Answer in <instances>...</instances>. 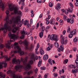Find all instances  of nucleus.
Instances as JSON below:
<instances>
[{
    "label": "nucleus",
    "mask_w": 78,
    "mask_h": 78,
    "mask_svg": "<svg viewBox=\"0 0 78 78\" xmlns=\"http://www.w3.org/2000/svg\"><path fill=\"white\" fill-rule=\"evenodd\" d=\"M75 62L76 64V67L77 68H78V58H77L75 61Z\"/></svg>",
    "instance_id": "c85d7f7f"
},
{
    "label": "nucleus",
    "mask_w": 78,
    "mask_h": 78,
    "mask_svg": "<svg viewBox=\"0 0 78 78\" xmlns=\"http://www.w3.org/2000/svg\"><path fill=\"white\" fill-rule=\"evenodd\" d=\"M70 31V28L69 27L67 29V33H69Z\"/></svg>",
    "instance_id": "de8ad7c7"
},
{
    "label": "nucleus",
    "mask_w": 78,
    "mask_h": 78,
    "mask_svg": "<svg viewBox=\"0 0 78 78\" xmlns=\"http://www.w3.org/2000/svg\"><path fill=\"white\" fill-rule=\"evenodd\" d=\"M66 30H64L63 31V33H62L63 34V35H64L66 34Z\"/></svg>",
    "instance_id": "052dcab7"
},
{
    "label": "nucleus",
    "mask_w": 78,
    "mask_h": 78,
    "mask_svg": "<svg viewBox=\"0 0 78 78\" xmlns=\"http://www.w3.org/2000/svg\"><path fill=\"white\" fill-rule=\"evenodd\" d=\"M53 75H54V76H55V77H57V76H58V74H57L56 73H54Z\"/></svg>",
    "instance_id": "a19ab883"
},
{
    "label": "nucleus",
    "mask_w": 78,
    "mask_h": 78,
    "mask_svg": "<svg viewBox=\"0 0 78 78\" xmlns=\"http://www.w3.org/2000/svg\"><path fill=\"white\" fill-rule=\"evenodd\" d=\"M69 5H70V6L71 8H73V4H72V3H70L69 4Z\"/></svg>",
    "instance_id": "49530a36"
},
{
    "label": "nucleus",
    "mask_w": 78,
    "mask_h": 78,
    "mask_svg": "<svg viewBox=\"0 0 78 78\" xmlns=\"http://www.w3.org/2000/svg\"><path fill=\"white\" fill-rule=\"evenodd\" d=\"M24 59V61L23 62V64L24 65H26V69H31L30 65L31 64H33V61L32 60L28 62V64H27V59L26 58L24 59L23 58H21V62H23Z\"/></svg>",
    "instance_id": "39448f33"
},
{
    "label": "nucleus",
    "mask_w": 78,
    "mask_h": 78,
    "mask_svg": "<svg viewBox=\"0 0 78 78\" xmlns=\"http://www.w3.org/2000/svg\"><path fill=\"white\" fill-rule=\"evenodd\" d=\"M23 42H24V41L23 42L22 41V40H21L20 41H19V44H23V43H23Z\"/></svg>",
    "instance_id": "603ef678"
},
{
    "label": "nucleus",
    "mask_w": 78,
    "mask_h": 78,
    "mask_svg": "<svg viewBox=\"0 0 78 78\" xmlns=\"http://www.w3.org/2000/svg\"><path fill=\"white\" fill-rule=\"evenodd\" d=\"M50 34L48 35V38H47L48 41H49V40L50 39L49 38L50 37Z\"/></svg>",
    "instance_id": "bf43d9fd"
},
{
    "label": "nucleus",
    "mask_w": 78,
    "mask_h": 78,
    "mask_svg": "<svg viewBox=\"0 0 78 78\" xmlns=\"http://www.w3.org/2000/svg\"><path fill=\"white\" fill-rule=\"evenodd\" d=\"M15 5H13L12 4H10L9 5V9L10 11H12L14 10V13L15 14H19L21 15L22 12L20 11H18L19 9L17 7H15Z\"/></svg>",
    "instance_id": "20e7f679"
},
{
    "label": "nucleus",
    "mask_w": 78,
    "mask_h": 78,
    "mask_svg": "<svg viewBox=\"0 0 78 78\" xmlns=\"http://www.w3.org/2000/svg\"><path fill=\"white\" fill-rule=\"evenodd\" d=\"M33 48H34V46H32L30 48V50H33Z\"/></svg>",
    "instance_id": "680f3d73"
},
{
    "label": "nucleus",
    "mask_w": 78,
    "mask_h": 78,
    "mask_svg": "<svg viewBox=\"0 0 78 78\" xmlns=\"http://www.w3.org/2000/svg\"><path fill=\"white\" fill-rule=\"evenodd\" d=\"M18 27H15V28L13 29L12 30V32L13 33H15L17 31V30H18Z\"/></svg>",
    "instance_id": "a211bd4d"
},
{
    "label": "nucleus",
    "mask_w": 78,
    "mask_h": 78,
    "mask_svg": "<svg viewBox=\"0 0 78 78\" xmlns=\"http://www.w3.org/2000/svg\"><path fill=\"white\" fill-rule=\"evenodd\" d=\"M28 55L29 56H30V55H31L32 58H34V54H33L30 53Z\"/></svg>",
    "instance_id": "09e8293b"
},
{
    "label": "nucleus",
    "mask_w": 78,
    "mask_h": 78,
    "mask_svg": "<svg viewBox=\"0 0 78 78\" xmlns=\"http://www.w3.org/2000/svg\"><path fill=\"white\" fill-rule=\"evenodd\" d=\"M72 37H73V34H72L71 33H70V34H69V38H72Z\"/></svg>",
    "instance_id": "e433bc0d"
},
{
    "label": "nucleus",
    "mask_w": 78,
    "mask_h": 78,
    "mask_svg": "<svg viewBox=\"0 0 78 78\" xmlns=\"http://www.w3.org/2000/svg\"><path fill=\"white\" fill-rule=\"evenodd\" d=\"M73 41L74 42H78V38L77 37H75L74 38L73 40Z\"/></svg>",
    "instance_id": "cd10ccee"
},
{
    "label": "nucleus",
    "mask_w": 78,
    "mask_h": 78,
    "mask_svg": "<svg viewBox=\"0 0 78 78\" xmlns=\"http://www.w3.org/2000/svg\"><path fill=\"white\" fill-rule=\"evenodd\" d=\"M48 58V56L47 55H46L44 56L43 59H44V60H47Z\"/></svg>",
    "instance_id": "5701e85b"
},
{
    "label": "nucleus",
    "mask_w": 78,
    "mask_h": 78,
    "mask_svg": "<svg viewBox=\"0 0 78 78\" xmlns=\"http://www.w3.org/2000/svg\"><path fill=\"white\" fill-rule=\"evenodd\" d=\"M4 47V45L2 44H0V48H3Z\"/></svg>",
    "instance_id": "5fc2aeb1"
},
{
    "label": "nucleus",
    "mask_w": 78,
    "mask_h": 78,
    "mask_svg": "<svg viewBox=\"0 0 78 78\" xmlns=\"http://www.w3.org/2000/svg\"><path fill=\"white\" fill-rule=\"evenodd\" d=\"M39 23H38L37 25H36V29H37V28H39Z\"/></svg>",
    "instance_id": "ea45409f"
},
{
    "label": "nucleus",
    "mask_w": 78,
    "mask_h": 78,
    "mask_svg": "<svg viewBox=\"0 0 78 78\" xmlns=\"http://www.w3.org/2000/svg\"><path fill=\"white\" fill-rule=\"evenodd\" d=\"M2 0H0V8H2V10H3L5 9V5L3 4H2Z\"/></svg>",
    "instance_id": "2eb2a0df"
},
{
    "label": "nucleus",
    "mask_w": 78,
    "mask_h": 78,
    "mask_svg": "<svg viewBox=\"0 0 78 78\" xmlns=\"http://www.w3.org/2000/svg\"><path fill=\"white\" fill-rule=\"evenodd\" d=\"M59 22H60V23H60V25H62V23H63V20H59Z\"/></svg>",
    "instance_id": "8fccbe9b"
},
{
    "label": "nucleus",
    "mask_w": 78,
    "mask_h": 78,
    "mask_svg": "<svg viewBox=\"0 0 78 78\" xmlns=\"http://www.w3.org/2000/svg\"><path fill=\"white\" fill-rule=\"evenodd\" d=\"M5 13L7 16H8V15H9V11L8 10H7L6 11Z\"/></svg>",
    "instance_id": "a18cd8bd"
},
{
    "label": "nucleus",
    "mask_w": 78,
    "mask_h": 78,
    "mask_svg": "<svg viewBox=\"0 0 78 78\" xmlns=\"http://www.w3.org/2000/svg\"><path fill=\"white\" fill-rule=\"evenodd\" d=\"M73 11V9H70V8L68 9V11H69V12H72Z\"/></svg>",
    "instance_id": "4c0bfd02"
},
{
    "label": "nucleus",
    "mask_w": 78,
    "mask_h": 78,
    "mask_svg": "<svg viewBox=\"0 0 78 78\" xmlns=\"http://www.w3.org/2000/svg\"><path fill=\"white\" fill-rule=\"evenodd\" d=\"M47 77H48L47 76V74H45L44 76V78H47Z\"/></svg>",
    "instance_id": "338daca9"
},
{
    "label": "nucleus",
    "mask_w": 78,
    "mask_h": 78,
    "mask_svg": "<svg viewBox=\"0 0 78 78\" xmlns=\"http://www.w3.org/2000/svg\"><path fill=\"white\" fill-rule=\"evenodd\" d=\"M48 62H49V64H51V65H52L53 63V61L51 59H49L48 61Z\"/></svg>",
    "instance_id": "2f4dec72"
},
{
    "label": "nucleus",
    "mask_w": 78,
    "mask_h": 78,
    "mask_svg": "<svg viewBox=\"0 0 78 78\" xmlns=\"http://www.w3.org/2000/svg\"><path fill=\"white\" fill-rule=\"evenodd\" d=\"M41 69L42 70H45V67H42L41 68Z\"/></svg>",
    "instance_id": "79ce46f5"
},
{
    "label": "nucleus",
    "mask_w": 78,
    "mask_h": 78,
    "mask_svg": "<svg viewBox=\"0 0 78 78\" xmlns=\"http://www.w3.org/2000/svg\"><path fill=\"white\" fill-rule=\"evenodd\" d=\"M14 45L15 47L14 48V49H17V50H19V49L20 48V47L18 46L19 44L17 42H15L14 43Z\"/></svg>",
    "instance_id": "ddd939ff"
},
{
    "label": "nucleus",
    "mask_w": 78,
    "mask_h": 78,
    "mask_svg": "<svg viewBox=\"0 0 78 78\" xmlns=\"http://www.w3.org/2000/svg\"><path fill=\"white\" fill-rule=\"evenodd\" d=\"M54 45L55 47L57 48H58L59 47V44H58V42H56L54 43Z\"/></svg>",
    "instance_id": "bb28decb"
},
{
    "label": "nucleus",
    "mask_w": 78,
    "mask_h": 78,
    "mask_svg": "<svg viewBox=\"0 0 78 78\" xmlns=\"http://www.w3.org/2000/svg\"><path fill=\"white\" fill-rule=\"evenodd\" d=\"M33 73V71L30 70V71L27 73V74L28 75H30V74H31Z\"/></svg>",
    "instance_id": "58836bf2"
},
{
    "label": "nucleus",
    "mask_w": 78,
    "mask_h": 78,
    "mask_svg": "<svg viewBox=\"0 0 78 78\" xmlns=\"http://www.w3.org/2000/svg\"><path fill=\"white\" fill-rule=\"evenodd\" d=\"M61 38L62 40V41L61 42V43L62 45H64L67 44V40L65 39L64 41V37L63 36L62 34L61 35Z\"/></svg>",
    "instance_id": "1a4fd4ad"
},
{
    "label": "nucleus",
    "mask_w": 78,
    "mask_h": 78,
    "mask_svg": "<svg viewBox=\"0 0 78 78\" xmlns=\"http://www.w3.org/2000/svg\"><path fill=\"white\" fill-rule=\"evenodd\" d=\"M40 51L41 55H44V51L43 50L41 49Z\"/></svg>",
    "instance_id": "a878e982"
},
{
    "label": "nucleus",
    "mask_w": 78,
    "mask_h": 78,
    "mask_svg": "<svg viewBox=\"0 0 78 78\" xmlns=\"http://www.w3.org/2000/svg\"><path fill=\"white\" fill-rule=\"evenodd\" d=\"M47 50L48 51H49V50H51V48H50V47L49 46H48V48H47Z\"/></svg>",
    "instance_id": "864d4df0"
},
{
    "label": "nucleus",
    "mask_w": 78,
    "mask_h": 78,
    "mask_svg": "<svg viewBox=\"0 0 78 78\" xmlns=\"http://www.w3.org/2000/svg\"><path fill=\"white\" fill-rule=\"evenodd\" d=\"M41 63H42V60L41 59H40L39 61L37 64L38 67H40V66H41Z\"/></svg>",
    "instance_id": "412c9836"
},
{
    "label": "nucleus",
    "mask_w": 78,
    "mask_h": 78,
    "mask_svg": "<svg viewBox=\"0 0 78 78\" xmlns=\"http://www.w3.org/2000/svg\"><path fill=\"white\" fill-rule=\"evenodd\" d=\"M18 51L15 50L14 51H12L10 53V55L12 56H14V53H19L20 56H22L24 54V51H21V48H20L17 50Z\"/></svg>",
    "instance_id": "0eeeda50"
},
{
    "label": "nucleus",
    "mask_w": 78,
    "mask_h": 78,
    "mask_svg": "<svg viewBox=\"0 0 78 78\" xmlns=\"http://www.w3.org/2000/svg\"><path fill=\"white\" fill-rule=\"evenodd\" d=\"M69 67L70 68H73V69H75L76 68V67L74 65H71L69 66Z\"/></svg>",
    "instance_id": "f704fd0d"
},
{
    "label": "nucleus",
    "mask_w": 78,
    "mask_h": 78,
    "mask_svg": "<svg viewBox=\"0 0 78 78\" xmlns=\"http://www.w3.org/2000/svg\"><path fill=\"white\" fill-rule=\"evenodd\" d=\"M35 28V26H33L32 27V30H34Z\"/></svg>",
    "instance_id": "0e129e2a"
},
{
    "label": "nucleus",
    "mask_w": 78,
    "mask_h": 78,
    "mask_svg": "<svg viewBox=\"0 0 78 78\" xmlns=\"http://www.w3.org/2000/svg\"><path fill=\"white\" fill-rule=\"evenodd\" d=\"M55 19L53 18L50 20L49 23L51 25H52L55 22Z\"/></svg>",
    "instance_id": "aec40b11"
},
{
    "label": "nucleus",
    "mask_w": 78,
    "mask_h": 78,
    "mask_svg": "<svg viewBox=\"0 0 78 78\" xmlns=\"http://www.w3.org/2000/svg\"><path fill=\"white\" fill-rule=\"evenodd\" d=\"M38 71V69L37 68H36L35 70V73L37 74V71Z\"/></svg>",
    "instance_id": "3c124183"
},
{
    "label": "nucleus",
    "mask_w": 78,
    "mask_h": 78,
    "mask_svg": "<svg viewBox=\"0 0 78 78\" xmlns=\"http://www.w3.org/2000/svg\"><path fill=\"white\" fill-rule=\"evenodd\" d=\"M60 48L61 49V51H63V50H64V46L62 45H61L60 46Z\"/></svg>",
    "instance_id": "473e14b6"
},
{
    "label": "nucleus",
    "mask_w": 78,
    "mask_h": 78,
    "mask_svg": "<svg viewBox=\"0 0 78 78\" xmlns=\"http://www.w3.org/2000/svg\"><path fill=\"white\" fill-rule=\"evenodd\" d=\"M70 33L73 35H75L76 33V30L75 29L70 32Z\"/></svg>",
    "instance_id": "f3484780"
},
{
    "label": "nucleus",
    "mask_w": 78,
    "mask_h": 78,
    "mask_svg": "<svg viewBox=\"0 0 78 78\" xmlns=\"http://www.w3.org/2000/svg\"><path fill=\"white\" fill-rule=\"evenodd\" d=\"M39 43L37 44V47H36L35 51H37L38 50V48H39Z\"/></svg>",
    "instance_id": "c756f323"
},
{
    "label": "nucleus",
    "mask_w": 78,
    "mask_h": 78,
    "mask_svg": "<svg viewBox=\"0 0 78 78\" xmlns=\"http://www.w3.org/2000/svg\"><path fill=\"white\" fill-rule=\"evenodd\" d=\"M0 76H1L0 78H5V76H3L2 73H0Z\"/></svg>",
    "instance_id": "7c9ffc66"
},
{
    "label": "nucleus",
    "mask_w": 78,
    "mask_h": 78,
    "mask_svg": "<svg viewBox=\"0 0 78 78\" xmlns=\"http://www.w3.org/2000/svg\"><path fill=\"white\" fill-rule=\"evenodd\" d=\"M66 78V76L63 75L62 76H61V78Z\"/></svg>",
    "instance_id": "69168bd1"
},
{
    "label": "nucleus",
    "mask_w": 78,
    "mask_h": 78,
    "mask_svg": "<svg viewBox=\"0 0 78 78\" xmlns=\"http://www.w3.org/2000/svg\"><path fill=\"white\" fill-rule=\"evenodd\" d=\"M30 24H33V19H30Z\"/></svg>",
    "instance_id": "6e6d98bb"
},
{
    "label": "nucleus",
    "mask_w": 78,
    "mask_h": 78,
    "mask_svg": "<svg viewBox=\"0 0 78 78\" xmlns=\"http://www.w3.org/2000/svg\"><path fill=\"white\" fill-rule=\"evenodd\" d=\"M49 39H50L51 41H58L57 35L55 34L51 35Z\"/></svg>",
    "instance_id": "9d476101"
},
{
    "label": "nucleus",
    "mask_w": 78,
    "mask_h": 78,
    "mask_svg": "<svg viewBox=\"0 0 78 78\" xmlns=\"http://www.w3.org/2000/svg\"><path fill=\"white\" fill-rule=\"evenodd\" d=\"M74 22V20L73 18L71 17L70 18L69 22L70 23H73Z\"/></svg>",
    "instance_id": "b1692460"
},
{
    "label": "nucleus",
    "mask_w": 78,
    "mask_h": 78,
    "mask_svg": "<svg viewBox=\"0 0 78 78\" xmlns=\"http://www.w3.org/2000/svg\"><path fill=\"white\" fill-rule=\"evenodd\" d=\"M20 20H20L19 16H18L15 18L12 17V20H10L9 17L7 16L5 18V21L7 23L5 24L4 26V27L0 29V30H2L3 33H6L7 30L11 31L12 30V27H11V26H9L8 23L10 24H12V21H14V23L17 24V25H19L20 23L19 27H21L22 25V23H23L24 20H22L21 22H20Z\"/></svg>",
    "instance_id": "f257e3e1"
},
{
    "label": "nucleus",
    "mask_w": 78,
    "mask_h": 78,
    "mask_svg": "<svg viewBox=\"0 0 78 78\" xmlns=\"http://www.w3.org/2000/svg\"><path fill=\"white\" fill-rule=\"evenodd\" d=\"M9 37H11V38L10 39V41H8V43L5 44V47L7 48L9 50L11 49V47H10V44H11V42H14L15 41V39H17V36L14 34H11V32H10L8 34Z\"/></svg>",
    "instance_id": "7ed1b4c3"
},
{
    "label": "nucleus",
    "mask_w": 78,
    "mask_h": 78,
    "mask_svg": "<svg viewBox=\"0 0 78 78\" xmlns=\"http://www.w3.org/2000/svg\"><path fill=\"white\" fill-rule=\"evenodd\" d=\"M75 5L76 6H78V3L77 2H76V3H75Z\"/></svg>",
    "instance_id": "e2e57ef3"
},
{
    "label": "nucleus",
    "mask_w": 78,
    "mask_h": 78,
    "mask_svg": "<svg viewBox=\"0 0 78 78\" xmlns=\"http://www.w3.org/2000/svg\"><path fill=\"white\" fill-rule=\"evenodd\" d=\"M67 19V17L65 15H63V20H66Z\"/></svg>",
    "instance_id": "72a5a7b5"
},
{
    "label": "nucleus",
    "mask_w": 78,
    "mask_h": 78,
    "mask_svg": "<svg viewBox=\"0 0 78 78\" xmlns=\"http://www.w3.org/2000/svg\"><path fill=\"white\" fill-rule=\"evenodd\" d=\"M25 28H23V30L20 32L21 34H23L20 37V38H21V39H23L24 38V35H27V34H28V37L30 36L31 35V34H30V33H32V31H31L30 33H29L27 32H25Z\"/></svg>",
    "instance_id": "6e6552de"
},
{
    "label": "nucleus",
    "mask_w": 78,
    "mask_h": 78,
    "mask_svg": "<svg viewBox=\"0 0 78 78\" xmlns=\"http://www.w3.org/2000/svg\"><path fill=\"white\" fill-rule=\"evenodd\" d=\"M4 58L5 59V60H6V61H5L2 62L0 63V69H1L2 68V65H3V64H4V67H6L7 63H6V61H9L10 60V58H8V56L6 55L2 56L1 57V58Z\"/></svg>",
    "instance_id": "423d86ee"
},
{
    "label": "nucleus",
    "mask_w": 78,
    "mask_h": 78,
    "mask_svg": "<svg viewBox=\"0 0 78 78\" xmlns=\"http://www.w3.org/2000/svg\"><path fill=\"white\" fill-rule=\"evenodd\" d=\"M57 50H58V52H60V51H61V48H58Z\"/></svg>",
    "instance_id": "13d9d810"
},
{
    "label": "nucleus",
    "mask_w": 78,
    "mask_h": 78,
    "mask_svg": "<svg viewBox=\"0 0 78 78\" xmlns=\"http://www.w3.org/2000/svg\"><path fill=\"white\" fill-rule=\"evenodd\" d=\"M73 50L74 51H76V48H73Z\"/></svg>",
    "instance_id": "4d7b16f0"
},
{
    "label": "nucleus",
    "mask_w": 78,
    "mask_h": 78,
    "mask_svg": "<svg viewBox=\"0 0 78 78\" xmlns=\"http://www.w3.org/2000/svg\"><path fill=\"white\" fill-rule=\"evenodd\" d=\"M78 69H73L72 70V72L73 73H77V72H78Z\"/></svg>",
    "instance_id": "393cba45"
},
{
    "label": "nucleus",
    "mask_w": 78,
    "mask_h": 78,
    "mask_svg": "<svg viewBox=\"0 0 78 78\" xmlns=\"http://www.w3.org/2000/svg\"><path fill=\"white\" fill-rule=\"evenodd\" d=\"M37 78H42V76H41V75H39L38 76V77Z\"/></svg>",
    "instance_id": "774afa93"
},
{
    "label": "nucleus",
    "mask_w": 78,
    "mask_h": 78,
    "mask_svg": "<svg viewBox=\"0 0 78 78\" xmlns=\"http://www.w3.org/2000/svg\"><path fill=\"white\" fill-rule=\"evenodd\" d=\"M69 60L67 59H66L64 62L63 63L65 64H67V62H68V61Z\"/></svg>",
    "instance_id": "c9c22d12"
},
{
    "label": "nucleus",
    "mask_w": 78,
    "mask_h": 78,
    "mask_svg": "<svg viewBox=\"0 0 78 78\" xmlns=\"http://www.w3.org/2000/svg\"><path fill=\"white\" fill-rule=\"evenodd\" d=\"M12 62L13 64H19L20 63V60L19 59H16V58H13L12 60Z\"/></svg>",
    "instance_id": "9b49d317"
},
{
    "label": "nucleus",
    "mask_w": 78,
    "mask_h": 78,
    "mask_svg": "<svg viewBox=\"0 0 78 78\" xmlns=\"http://www.w3.org/2000/svg\"><path fill=\"white\" fill-rule=\"evenodd\" d=\"M42 0H37V2L38 3H42Z\"/></svg>",
    "instance_id": "37998d69"
},
{
    "label": "nucleus",
    "mask_w": 78,
    "mask_h": 78,
    "mask_svg": "<svg viewBox=\"0 0 78 78\" xmlns=\"http://www.w3.org/2000/svg\"><path fill=\"white\" fill-rule=\"evenodd\" d=\"M23 43L25 45V47L26 50H30V48H28V42L27 41V40H25L23 41Z\"/></svg>",
    "instance_id": "f8f14e48"
},
{
    "label": "nucleus",
    "mask_w": 78,
    "mask_h": 78,
    "mask_svg": "<svg viewBox=\"0 0 78 78\" xmlns=\"http://www.w3.org/2000/svg\"><path fill=\"white\" fill-rule=\"evenodd\" d=\"M24 25H27V26L28 28H29L30 27V24H29V22H28L27 21H25L24 22Z\"/></svg>",
    "instance_id": "dca6fc26"
},
{
    "label": "nucleus",
    "mask_w": 78,
    "mask_h": 78,
    "mask_svg": "<svg viewBox=\"0 0 78 78\" xmlns=\"http://www.w3.org/2000/svg\"><path fill=\"white\" fill-rule=\"evenodd\" d=\"M41 32H40L39 34V36L40 37V38H42L43 37V32L44 31H41Z\"/></svg>",
    "instance_id": "4be33fe9"
},
{
    "label": "nucleus",
    "mask_w": 78,
    "mask_h": 78,
    "mask_svg": "<svg viewBox=\"0 0 78 78\" xmlns=\"http://www.w3.org/2000/svg\"><path fill=\"white\" fill-rule=\"evenodd\" d=\"M60 6H61V4L59 3L57 4V6L55 7L56 9H59L61 8Z\"/></svg>",
    "instance_id": "6ab92c4d"
},
{
    "label": "nucleus",
    "mask_w": 78,
    "mask_h": 78,
    "mask_svg": "<svg viewBox=\"0 0 78 78\" xmlns=\"http://www.w3.org/2000/svg\"><path fill=\"white\" fill-rule=\"evenodd\" d=\"M23 67V66L22 65H17L15 67V69L16 71H11V70H8L7 72V74L11 73L10 75L12 76H13V78H22L21 76H18L17 75H15L14 73L15 72H16L17 71H19L20 70H22V68Z\"/></svg>",
    "instance_id": "f03ea898"
},
{
    "label": "nucleus",
    "mask_w": 78,
    "mask_h": 78,
    "mask_svg": "<svg viewBox=\"0 0 78 78\" xmlns=\"http://www.w3.org/2000/svg\"><path fill=\"white\" fill-rule=\"evenodd\" d=\"M42 25H43V24L42 23H40V27H41L40 29V31H44V30H45V27L44 26L42 27Z\"/></svg>",
    "instance_id": "4468645a"
},
{
    "label": "nucleus",
    "mask_w": 78,
    "mask_h": 78,
    "mask_svg": "<svg viewBox=\"0 0 78 78\" xmlns=\"http://www.w3.org/2000/svg\"><path fill=\"white\" fill-rule=\"evenodd\" d=\"M53 4L52 3H51V2H50L49 3V6L50 7H52V6H53Z\"/></svg>",
    "instance_id": "c03bdc74"
}]
</instances>
